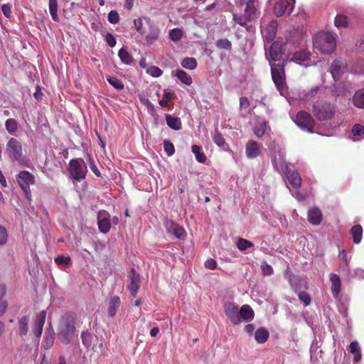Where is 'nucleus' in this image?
<instances>
[{"instance_id": "1", "label": "nucleus", "mask_w": 364, "mask_h": 364, "mask_svg": "<svg viewBox=\"0 0 364 364\" xmlns=\"http://www.w3.org/2000/svg\"><path fill=\"white\" fill-rule=\"evenodd\" d=\"M313 112L317 119L328 128L334 129L340 124L339 120L335 118V105L326 101H316L313 106Z\"/></svg>"}, {"instance_id": "18", "label": "nucleus", "mask_w": 364, "mask_h": 364, "mask_svg": "<svg viewBox=\"0 0 364 364\" xmlns=\"http://www.w3.org/2000/svg\"><path fill=\"white\" fill-rule=\"evenodd\" d=\"M272 162L274 169L280 173H284L287 172L288 166L285 162L284 156L282 154L279 153L278 156L277 155L272 156Z\"/></svg>"}, {"instance_id": "27", "label": "nucleus", "mask_w": 364, "mask_h": 364, "mask_svg": "<svg viewBox=\"0 0 364 364\" xmlns=\"http://www.w3.org/2000/svg\"><path fill=\"white\" fill-rule=\"evenodd\" d=\"M352 103L358 109H364V88L355 91L352 97Z\"/></svg>"}, {"instance_id": "29", "label": "nucleus", "mask_w": 364, "mask_h": 364, "mask_svg": "<svg viewBox=\"0 0 364 364\" xmlns=\"http://www.w3.org/2000/svg\"><path fill=\"white\" fill-rule=\"evenodd\" d=\"M364 138V126L355 124L351 129L350 139L354 141H360Z\"/></svg>"}, {"instance_id": "50", "label": "nucleus", "mask_w": 364, "mask_h": 364, "mask_svg": "<svg viewBox=\"0 0 364 364\" xmlns=\"http://www.w3.org/2000/svg\"><path fill=\"white\" fill-rule=\"evenodd\" d=\"M146 73L152 77H158L161 76L163 71L157 66H150L146 69Z\"/></svg>"}, {"instance_id": "9", "label": "nucleus", "mask_w": 364, "mask_h": 364, "mask_svg": "<svg viewBox=\"0 0 364 364\" xmlns=\"http://www.w3.org/2000/svg\"><path fill=\"white\" fill-rule=\"evenodd\" d=\"M272 80L278 90H282L285 84L284 62L282 63H270Z\"/></svg>"}, {"instance_id": "10", "label": "nucleus", "mask_w": 364, "mask_h": 364, "mask_svg": "<svg viewBox=\"0 0 364 364\" xmlns=\"http://www.w3.org/2000/svg\"><path fill=\"white\" fill-rule=\"evenodd\" d=\"M6 153L12 161L23 164L22 146L21 143L15 138H11L6 144Z\"/></svg>"}, {"instance_id": "21", "label": "nucleus", "mask_w": 364, "mask_h": 364, "mask_svg": "<svg viewBox=\"0 0 364 364\" xmlns=\"http://www.w3.org/2000/svg\"><path fill=\"white\" fill-rule=\"evenodd\" d=\"M130 283L128 286L133 296H135L138 292L140 283L139 274L136 272L134 269H132L129 275Z\"/></svg>"}, {"instance_id": "51", "label": "nucleus", "mask_w": 364, "mask_h": 364, "mask_svg": "<svg viewBox=\"0 0 364 364\" xmlns=\"http://www.w3.org/2000/svg\"><path fill=\"white\" fill-rule=\"evenodd\" d=\"M82 341L84 346L89 348L92 345V334L88 332H82L81 335Z\"/></svg>"}, {"instance_id": "44", "label": "nucleus", "mask_w": 364, "mask_h": 364, "mask_svg": "<svg viewBox=\"0 0 364 364\" xmlns=\"http://www.w3.org/2000/svg\"><path fill=\"white\" fill-rule=\"evenodd\" d=\"M183 36V31L180 28H176L171 29L169 31V37L174 42L179 41L180 40L182 39Z\"/></svg>"}, {"instance_id": "48", "label": "nucleus", "mask_w": 364, "mask_h": 364, "mask_svg": "<svg viewBox=\"0 0 364 364\" xmlns=\"http://www.w3.org/2000/svg\"><path fill=\"white\" fill-rule=\"evenodd\" d=\"M107 82L117 90H122L124 87V83L122 80L116 77H107Z\"/></svg>"}, {"instance_id": "24", "label": "nucleus", "mask_w": 364, "mask_h": 364, "mask_svg": "<svg viewBox=\"0 0 364 364\" xmlns=\"http://www.w3.org/2000/svg\"><path fill=\"white\" fill-rule=\"evenodd\" d=\"M55 341V331L53 328L49 327L46 330L42 346L45 349L50 348Z\"/></svg>"}, {"instance_id": "28", "label": "nucleus", "mask_w": 364, "mask_h": 364, "mask_svg": "<svg viewBox=\"0 0 364 364\" xmlns=\"http://www.w3.org/2000/svg\"><path fill=\"white\" fill-rule=\"evenodd\" d=\"M171 75L177 77L181 82L186 85H191L193 82L191 77L183 70L178 69L173 71Z\"/></svg>"}, {"instance_id": "16", "label": "nucleus", "mask_w": 364, "mask_h": 364, "mask_svg": "<svg viewBox=\"0 0 364 364\" xmlns=\"http://www.w3.org/2000/svg\"><path fill=\"white\" fill-rule=\"evenodd\" d=\"M145 23L149 26V33L145 37L147 44L151 45L156 42L160 34V29L154 23L150 18H145Z\"/></svg>"}, {"instance_id": "35", "label": "nucleus", "mask_w": 364, "mask_h": 364, "mask_svg": "<svg viewBox=\"0 0 364 364\" xmlns=\"http://www.w3.org/2000/svg\"><path fill=\"white\" fill-rule=\"evenodd\" d=\"M350 351L354 355V361L358 363L361 359V353H360V348L357 341H353L350 343Z\"/></svg>"}, {"instance_id": "56", "label": "nucleus", "mask_w": 364, "mask_h": 364, "mask_svg": "<svg viewBox=\"0 0 364 364\" xmlns=\"http://www.w3.org/2000/svg\"><path fill=\"white\" fill-rule=\"evenodd\" d=\"M8 234L6 228L0 225V245H4L7 242Z\"/></svg>"}, {"instance_id": "38", "label": "nucleus", "mask_w": 364, "mask_h": 364, "mask_svg": "<svg viewBox=\"0 0 364 364\" xmlns=\"http://www.w3.org/2000/svg\"><path fill=\"white\" fill-rule=\"evenodd\" d=\"M118 55L122 62L126 65H131L133 62V58L131 54L123 48L119 50Z\"/></svg>"}, {"instance_id": "2", "label": "nucleus", "mask_w": 364, "mask_h": 364, "mask_svg": "<svg viewBox=\"0 0 364 364\" xmlns=\"http://www.w3.org/2000/svg\"><path fill=\"white\" fill-rule=\"evenodd\" d=\"M224 311L227 318L233 325H238L242 322H249L253 320L255 313L250 306L242 305L240 309L234 302H226L224 304Z\"/></svg>"}, {"instance_id": "11", "label": "nucleus", "mask_w": 364, "mask_h": 364, "mask_svg": "<svg viewBox=\"0 0 364 364\" xmlns=\"http://www.w3.org/2000/svg\"><path fill=\"white\" fill-rule=\"evenodd\" d=\"M295 0H279L274 5V12L277 16L290 14L293 11Z\"/></svg>"}, {"instance_id": "42", "label": "nucleus", "mask_w": 364, "mask_h": 364, "mask_svg": "<svg viewBox=\"0 0 364 364\" xmlns=\"http://www.w3.org/2000/svg\"><path fill=\"white\" fill-rule=\"evenodd\" d=\"M181 65L186 69L193 70L197 67V61L194 58H185Z\"/></svg>"}, {"instance_id": "60", "label": "nucleus", "mask_w": 364, "mask_h": 364, "mask_svg": "<svg viewBox=\"0 0 364 364\" xmlns=\"http://www.w3.org/2000/svg\"><path fill=\"white\" fill-rule=\"evenodd\" d=\"M1 11L6 17L9 18L11 16V6L9 4L2 5Z\"/></svg>"}, {"instance_id": "13", "label": "nucleus", "mask_w": 364, "mask_h": 364, "mask_svg": "<svg viewBox=\"0 0 364 364\" xmlns=\"http://www.w3.org/2000/svg\"><path fill=\"white\" fill-rule=\"evenodd\" d=\"M287 58L286 61H292L301 65H304L305 67L309 66L311 63L310 61V53L306 51V50H301L297 52H295L293 54V56L290 58V54L287 53Z\"/></svg>"}, {"instance_id": "63", "label": "nucleus", "mask_w": 364, "mask_h": 364, "mask_svg": "<svg viewBox=\"0 0 364 364\" xmlns=\"http://www.w3.org/2000/svg\"><path fill=\"white\" fill-rule=\"evenodd\" d=\"M339 257L341 259V261H343V262H350V258H348L347 253H346L345 250H343L339 253Z\"/></svg>"}, {"instance_id": "43", "label": "nucleus", "mask_w": 364, "mask_h": 364, "mask_svg": "<svg viewBox=\"0 0 364 364\" xmlns=\"http://www.w3.org/2000/svg\"><path fill=\"white\" fill-rule=\"evenodd\" d=\"M334 23L337 28H344L348 26V19L345 15L338 14L335 17Z\"/></svg>"}, {"instance_id": "3", "label": "nucleus", "mask_w": 364, "mask_h": 364, "mask_svg": "<svg viewBox=\"0 0 364 364\" xmlns=\"http://www.w3.org/2000/svg\"><path fill=\"white\" fill-rule=\"evenodd\" d=\"M313 43L315 51L330 54L336 46V35L328 31H320L314 37Z\"/></svg>"}, {"instance_id": "14", "label": "nucleus", "mask_w": 364, "mask_h": 364, "mask_svg": "<svg viewBox=\"0 0 364 364\" xmlns=\"http://www.w3.org/2000/svg\"><path fill=\"white\" fill-rule=\"evenodd\" d=\"M164 225L167 232L173 235L176 238L182 240L186 237L185 230L173 221L166 220Z\"/></svg>"}, {"instance_id": "39", "label": "nucleus", "mask_w": 364, "mask_h": 364, "mask_svg": "<svg viewBox=\"0 0 364 364\" xmlns=\"http://www.w3.org/2000/svg\"><path fill=\"white\" fill-rule=\"evenodd\" d=\"M192 152L194 154L196 160L200 163H205L206 161V156L201 151V147L198 145H193L191 147Z\"/></svg>"}, {"instance_id": "40", "label": "nucleus", "mask_w": 364, "mask_h": 364, "mask_svg": "<svg viewBox=\"0 0 364 364\" xmlns=\"http://www.w3.org/2000/svg\"><path fill=\"white\" fill-rule=\"evenodd\" d=\"M236 245H237V247L241 252H245V251L247 250L248 249H250L254 247V244L252 242H250L246 239H243V238H239L237 240Z\"/></svg>"}, {"instance_id": "52", "label": "nucleus", "mask_w": 364, "mask_h": 364, "mask_svg": "<svg viewBox=\"0 0 364 364\" xmlns=\"http://www.w3.org/2000/svg\"><path fill=\"white\" fill-rule=\"evenodd\" d=\"M261 269L263 274L266 276H270L274 272L272 267L267 264L265 261L262 262L261 264Z\"/></svg>"}, {"instance_id": "45", "label": "nucleus", "mask_w": 364, "mask_h": 364, "mask_svg": "<svg viewBox=\"0 0 364 364\" xmlns=\"http://www.w3.org/2000/svg\"><path fill=\"white\" fill-rule=\"evenodd\" d=\"M174 94L173 92L165 90L163 98L159 101V104L162 107H166L168 102L173 99Z\"/></svg>"}, {"instance_id": "54", "label": "nucleus", "mask_w": 364, "mask_h": 364, "mask_svg": "<svg viewBox=\"0 0 364 364\" xmlns=\"http://www.w3.org/2000/svg\"><path fill=\"white\" fill-rule=\"evenodd\" d=\"M107 18L109 23L114 24L119 22V16L116 11L112 10L108 14Z\"/></svg>"}, {"instance_id": "59", "label": "nucleus", "mask_w": 364, "mask_h": 364, "mask_svg": "<svg viewBox=\"0 0 364 364\" xmlns=\"http://www.w3.org/2000/svg\"><path fill=\"white\" fill-rule=\"evenodd\" d=\"M205 267L208 269H215L217 267V262L214 259H208L205 262Z\"/></svg>"}, {"instance_id": "61", "label": "nucleus", "mask_w": 364, "mask_h": 364, "mask_svg": "<svg viewBox=\"0 0 364 364\" xmlns=\"http://www.w3.org/2000/svg\"><path fill=\"white\" fill-rule=\"evenodd\" d=\"M90 161V169L92 170V171L97 176H100V171L98 170L96 164H95L94 161L91 159H89Z\"/></svg>"}, {"instance_id": "26", "label": "nucleus", "mask_w": 364, "mask_h": 364, "mask_svg": "<svg viewBox=\"0 0 364 364\" xmlns=\"http://www.w3.org/2000/svg\"><path fill=\"white\" fill-rule=\"evenodd\" d=\"M330 281L331 282V292L333 296L337 299L341 291V279L340 277L336 274H331L330 275Z\"/></svg>"}, {"instance_id": "5", "label": "nucleus", "mask_w": 364, "mask_h": 364, "mask_svg": "<svg viewBox=\"0 0 364 364\" xmlns=\"http://www.w3.org/2000/svg\"><path fill=\"white\" fill-rule=\"evenodd\" d=\"M58 336L62 343L69 344L75 336V327L73 319L63 318L58 327Z\"/></svg>"}, {"instance_id": "64", "label": "nucleus", "mask_w": 364, "mask_h": 364, "mask_svg": "<svg viewBox=\"0 0 364 364\" xmlns=\"http://www.w3.org/2000/svg\"><path fill=\"white\" fill-rule=\"evenodd\" d=\"M8 307L6 301H0V317L4 314Z\"/></svg>"}, {"instance_id": "17", "label": "nucleus", "mask_w": 364, "mask_h": 364, "mask_svg": "<svg viewBox=\"0 0 364 364\" xmlns=\"http://www.w3.org/2000/svg\"><path fill=\"white\" fill-rule=\"evenodd\" d=\"M46 317V311H42L36 316L35 318L34 324L32 328V333L36 337V338H40L42 334L43 327L45 323Z\"/></svg>"}, {"instance_id": "46", "label": "nucleus", "mask_w": 364, "mask_h": 364, "mask_svg": "<svg viewBox=\"0 0 364 364\" xmlns=\"http://www.w3.org/2000/svg\"><path fill=\"white\" fill-rule=\"evenodd\" d=\"M213 141L215 144L220 147H223L225 144V141L222 134L218 131L215 130L213 134Z\"/></svg>"}, {"instance_id": "31", "label": "nucleus", "mask_w": 364, "mask_h": 364, "mask_svg": "<svg viewBox=\"0 0 364 364\" xmlns=\"http://www.w3.org/2000/svg\"><path fill=\"white\" fill-rule=\"evenodd\" d=\"M233 21L240 26L245 27L247 31H250V26L249 23L252 21L245 14H233Z\"/></svg>"}, {"instance_id": "30", "label": "nucleus", "mask_w": 364, "mask_h": 364, "mask_svg": "<svg viewBox=\"0 0 364 364\" xmlns=\"http://www.w3.org/2000/svg\"><path fill=\"white\" fill-rule=\"evenodd\" d=\"M121 301L119 296H111L109 301L108 314L113 317L116 315L118 308L119 307Z\"/></svg>"}, {"instance_id": "19", "label": "nucleus", "mask_w": 364, "mask_h": 364, "mask_svg": "<svg viewBox=\"0 0 364 364\" xmlns=\"http://www.w3.org/2000/svg\"><path fill=\"white\" fill-rule=\"evenodd\" d=\"M261 153V146L255 141L250 140L245 146V154L248 159H255Z\"/></svg>"}, {"instance_id": "32", "label": "nucleus", "mask_w": 364, "mask_h": 364, "mask_svg": "<svg viewBox=\"0 0 364 364\" xmlns=\"http://www.w3.org/2000/svg\"><path fill=\"white\" fill-rule=\"evenodd\" d=\"M166 122L167 125L173 130H180L181 129V121L179 117H175L170 114H166Z\"/></svg>"}, {"instance_id": "4", "label": "nucleus", "mask_w": 364, "mask_h": 364, "mask_svg": "<svg viewBox=\"0 0 364 364\" xmlns=\"http://www.w3.org/2000/svg\"><path fill=\"white\" fill-rule=\"evenodd\" d=\"M68 171L71 179L81 181L86 177L87 167L82 159H74L69 161Z\"/></svg>"}, {"instance_id": "6", "label": "nucleus", "mask_w": 364, "mask_h": 364, "mask_svg": "<svg viewBox=\"0 0 364 364\" xmlns=\"http://www.w3.org/2000/svg\"><path fill=\"white\" fill-rule=\"evenodd\" d=\"M294 121L302 130L308 132H314L315 121L308 112L305 111L299 112L294 118Z\"/></svg>"}, {"instance_id": "53", "label": "nucleus", "mask_w": 364, "mask_h": 364, "mask_svg": "<svg viewBox=\"0 0 364 364\" xmlns=\"http://www.w3.org/2000/svg\"><path fill=\"white\" fill-rule=\"evenodd\" d=\"M164 150L166 152L167 155L169 156H172L175 152V149H174L173 144L168 140L164 141Z\"/></svg>"}, {"instance_id": "23", "label": "nucleus", "mask_w": 364, "mask_h": 364, "mask_svg": "<svg viewBox=\"0 0 364 364\" xmlns=\"http://www.w3.org/2000/svg\"><path fill=\"white\" fill-rule=\"evenodd\" d=\"M287 175L289 183L292 187L299 188L301 184V178L300 174L296 171L287 170V172L284 173Z\"/></svg>"}, {"instance_id": "57", "label": "nucleus", "mask_w": 364, "mask_h": 364, "mask_svg": "<svg viewBox=\"0 0 364 364\" xmlns=\"http://www.w3.org/2000/svg\"><path fill=\"white\" fill-rule=\"evenodd\" d=\"M299 298L304 304L305 306H308L310 304V296L306 292L302 291L299 293Z\"/></svg>"}, {"instance_id": "20", "label": "nucleus", "mask_w": 364, "mask_h": 364, "mask_svg": "<svg viewBox=\"0 0 364 364\" xmlns=\"http://www.w3.org/2000/svg\"><path fill=\"white\" fill-rule=\"evenodd\" d=\"M346 70V63L342 60H335L331 67V73L335 80H338Z\"/></svg>"}, {"instance_id": "22", "label": "nucleus", "mask_w": 364, "mask_h": 364, "mask_svg": "<svg viewBox=\"0 0 364 364\" xmlns=\"http://www.w3.org/2000/svg\"><path fill=\"white\" fill-rule=\"evenodd\" d=\"M322 217L321 211L318 208L314 207L309 210L308 220L311 224L314 225H319L322 220Z\"/></svg>"}, {"instance_id": "37", "label": "nucleus", "mask_w": 364, "mask_h": 364, "mask_svg": "<svg viewBox=\"0 0 364 364\" xmlns=\"http://www.w3.org/2000/svg\"><path fill=\"white\" fill-rule=\"evenodd\" d=\"M267 123L265 121L259 122L254 127V134L258 138L262 137L267 129Z\"/></svg>"}, {"instance_id": "8", "label": "nucleus", "mask_w": 364, "mask_h": 364, "mask_svg": "<svg viewBox=\"0 0 364 364\" xmlns=\"http://www.w3.org/2000/svg\"><path fill=\"white\" fill-rule=\"evenodd\" d=\"M289 46L288 43H282L279 41L274 42L269 47V50H266L265 56L269 61H277L282 58V54H284L287 48Z\"/></svg>"}, {"instance_id": "47", "label": "nucleus", "mask_w": 364, "mask_h": 364, "mask_svg": "<svg viewBox=\"0 0 364 364\" xmlns=\"http://www.w3.org/2000/svg\"><path fill=\"white\" fill-rule=\"evenodd\" d=\"M146 18V16H143L134 20V25L136 30L141 35L145 33V30L144 29L143 26L145 22V18Z\"/></svg>"}, {"instance_id": "62", "label": "nucleus", "mask_w": 364, "mask_h": 364, "mask_svg": "<svg viewBox=\"0 0 364 364\" xmlns=\"http://www.w3.org/2000/svg\"><path fill=\"white\" fill-rule=\"evenodd\" d=\"M250 105L249 100L246 97L240 99V107L241 109H247Z\"/></svg>"}, {"instance_id": "12", "label": "nucleus", "mask_w": 364, "mask_h": 364, "mask_svg": "<svg viewBox=\"0 0 364 364\" xmlns=\"http://www.w3.org/2000/svg\"><path fill=\"white\" fill-rule=\"evenodd\" d=\"M277 22L275 20H272L269 22L268 24H265L264 22L261 23V33L263 38L267 42H272L277 34Z\"/></svg>"}, {"instance_id": "41", "label": "nucleus", "mask_w": 364, "mask_h": 364, "mask_svg": "<svg viewBox=\"0 0 364 364\" xmlns=\"http://www.w3.org/2000/svg\"><path fill=\"white\" fill-rule=\"evenodd\" d=\"M5 127L9 134H14L18 130V123L14 119H8L5 122Z\"/></svg>"}, {"instance_id": "7", "label": "nucleus", "mask_w": 364, "mask_h": 364, "mask_svg": "<svg viewBox=\"0 0 364 364\" xmlns=\"http://www.w3.org/2000/svg\"><path fill=\"white\" fill-rule=\"evenodd\" d=\"M17 181L23 191L26 198L28 200H31V193L30 191V186L35 183V177L33 175L27 171H20L17 176Z\"/></svg>"}, {"instance_id": "36", "label": "nucleus", "mask_w": 364, "mask_h": 364, "mask_svg": "<svg viewBox=\"0 0 364 364\" xmlns=\"http://www.w3.org/2000/svg\"><path fill=\"white\" fill-rule=\"evenodd\" d=\"M29 319L27 316H23L19 319V334L23 337L26 336L28 332Z\"/></svg>"}, {"instance_id": "15", "label": "nucleus", "mask_w": 364, "mask_h": 364, "mask_svg": "<svg viewBox=\"0 0 364 364\" xmlns=\"http://www.w3.org/2000/svg\"><path fill=\"white\" fill-rule=\"evenodd\" d=\"M97 224L100 231L107 233L111 228L110 215L106 210H100L97 214Z\"/></svg>"}, {"instance_id": "49", "label": "nucleus", "mask_w": 364, "mask_h": 364, "mask_svg": "<svg viewBox=\"0 0 364 364\" xmlns=\"http://www.w3.org/2000/svg\"><path fill=\"white\" fill-rule=\"evenodd\" d=\"M216 46L219 48L224 49L226 50H230L232 49V43L227 38L219 39L216 42Z\"/></svg>"}, {"instance_id": "34", "label": "nucleus", "mask_w": 364, "mask_h": 364, "mask_svg": "<svg viewBox=\"0 0 364 364\" xmlns=\"http://www.w3.org/2000/svg\"><path fill=\"white\" fill-rule=\"evenodd\" d=\"M350 232L353 238V242L359 244L363 237V228L360 225H355L352 227Z\"/></svg>"}, {"instance_id": "55", "label": "nucleus", "mask_w": 364, "mask_h": 364, "mask_svg": "<svg viewBox=\"0 0 364 364\" xmlns=\"http://www.w3.org/2000/svg\"><path fill=\"white\" fill-rule=\"evenodd\" d=\"M70 262V257H65L63 255H60L55 258V262L58 265H68Z\"/></svg>"}, {"instance_id": "33", "label": "nucleus", "mask_w": 364, "mask_h": 364, "mask_svg": "<svg viewBox=\"0 0 364 364\" xmlns=\"http://www.w3.org/2000/svg\"><path fill=\"white\" fill-rule=\"evenodd\" d=\"M269 338V332L265 328H259L255 333V338L259 343H265Z\"/></svg>"}, {"instance_id": "58", "label": "nucleus", "mask_w": 364, "mask_h": 364, "mask_svg": "<svg viewBox=\"0 0 364 364\" xmlns=\"http://www.w3.org/2000/svg\"><path fill=\"white\" fill-rule=\"evenodd\" d=\"M105 41L112 48L116 45V39L114 36L109 33L105 36Z\"/></svg>"}, {"instance_id": "25", "label": "nucleus", "mask_w": 364, "mask_h": 364, "mask_svg": "<svg viewBox=\"0 0 364 364\" xmlns=\"http://www.w3.org/2000/svg\"><path fill=\"white\" fill-rule=\"evenodd\" d=\"M256 0H247L246 1V7L245 14L250 19L251 21L256 19L258 16L257 8L255 6Z\"/></svg>"}]
</instances>
